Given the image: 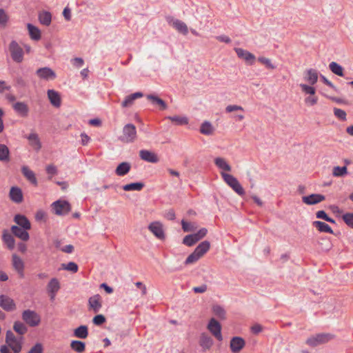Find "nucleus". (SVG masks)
<instances>
[{"label": "nucleus", "instance_id": "nucleus-1", "mask_svg": "<svg viewBox=\"0 0 353 353\" xmlns=\"http://www.w3.org/2000/svg\"><path fill=\"white\" fill-rule=\"evenodd\" d=\"M210 248V243L208 241H202L196 246L194 252L187 257L185 264L189 265L196 262L209 250Z\"/></svg>", "mask_w": 353, "mask_h": 353}, {"label": "nucleus", "instance_id": "nucleus-2", "mask_svg": "<svg viewBox=\"0 0 353 353\" xmlns=\"http://www.w3.org/2000/svg\"><path fill=\"white\" fill-rule=\"evenodd\" d=\"M137 137V129L134 124L128 123L123 128L122 134L119 139L124 143H133Z\"/></svg>", "mask_w": 353, "mask_h": 353}, {"label": "nucleus", "instance_id": "nucleus-3", "mask_svg": "<svg viewBox=\"0 0 353 353\" xmlns=\"http://www.w3.org/2000/svg\"><path fill=\"white\" fill-rule=\"evenodd\" d=\"M334 338V335L330 333H320L309 337L306 343L312 347H316L326 343Z\"/></svg>", "mask_w": 353, "mask_h": 353}, {"label": "nucleus", "instance_id": "nucleus-4", "mask_svg": "<svg viewBox=\"0 0 353 353\" xmlns=\"http://www.w3.org/2000/svg\"><path fill=\"white\" fill-rule=\"evenodd\" d=\"M224 181L232 188V190L236 192L239 195L242 196L245 194V191L239 182V181L232 174H227L225 172L221 173Z\"/></svg>", "mask_w": 353, "mask_h": 353}, {"label": "nucleus", "instance_id": "nucleus-5", "mask_svg": "<svg viewBox=\"0 0 353 353\" xmlns=\"http://www.w3.org/2000/svg\"><path fill=\"white\" fill-rule=\"evenodd\" d=\"M299 86L303 92L310 95L305 99V104L310 106L316 105L318 102V98L315 95L316 88L313 86L304 83H301Z\"/></svg>", "mask_w": 353, "mask_h": 353}, {"label": "nucleus", "instance_id": "nucleus-6", "mask_svg": "<svg viewBox=\"0 0 353 353\" xmlns=\"http://www.w3.org/2000/svg\"><path fill=\"white\" fill-rule=\"evenodd\" d=\"M54 213L59 216H63L71 211V205L65 200H57L51 205Z\"/></svg>", "mask_w": 353, "mask_h": 353}, {"label": "nucleus", "instance_id": "nucleus-7", "mask_svg": "<svg viewBox=\"0 0 353 353\" xmlns=\"http://www.w3.org/2000/svg\"><path fill=\"white\" fill-rule=\"evenodd\" d=\"M21 339H17L11 330H8L6 334V343L12 350L14 353H19L21 351Z\"/></svg>", "mask_w": 353, "mask_h": 353}, {"label": "nucleus", "instance_id": "nucleus-8", "mask_svg": "<svg viewBox=\"0 0 353 353\" xmlns=\"http://www.w3.org/2000/svg\"><path fill=\"white\" fill-rule=\"evenodd\" d=\"M208 230L205 228L200 229L197 232L186 235L183 239V243L187 246H192L206 236Z\"/></svg>", "mask_w": 353, "mask_h": 353}, {"label": "nucleus", "instance_id": "nucleus-9", "mask_svg": "<svg viewBox=\"0 0 353 353\" xmlns=\"http://www.w3.org/2000/svg\"><path fill=\"white\" fill-rule=\"evenodd\" d=\"M10 56L16 63H21L23 60V51L16 41H12L8 47Z\"/></svg>", "mask_w": 353, "mask_h": 353}, {"label": "nucleus", "instance_id": "nucleus-10", "mask_svg": "<svg viewBox=\"0 0 353 353\" xmlns=\"http://www.w3.org/2000/svg\"><path fill=\"white\" fill-rule=\"evenodd\" d=\"M22 319L30 327L37 326L41 322L40 316L36 312L30 310L23 312Z\"/></svg>", "mask_w": 353, "mask_h": 353}, {"label": "nucleus", "instance_id": "nucleus-11", "mask_svg": "<svg viewBox=\"0 0 353 353\" xmlns=\"http://www.w3.org/2000/svg\"><path fill=\"white\" fill-rule=\"evenodd\" d=\"M0 307L8 312H14L17 309L14 301L6 294L0 295Z\"/></svg>", "mask_w": 353, "mask_h": 353}, {"label": "nucleus", "instance_id": "nucleus-12", "mask_svg": "<svg viewBox=\"0 0 353 353\" xmlns=\"http://www.w3.org/2000/svg\"><path fill=\"white\" fill-rule=\"evenodd\" d=\"M148 230L159 239L164 240L165 238L163 224L159 221H154L148 225Z\"/></svg>", "mask_w": 353, "mask_h": 353}, {"label": "nucleus", "instance_id": "nucleus-13", "mask_svg": "<svg viewBox=\"0 0 353 353\" xmlns=\"http://www.w3.org/2000/svg\"><path fill=\"white\" fill-rule=\"evenodd\" d=\"M208 329L218 341H221L223 340L221 325L216 319L214 318L210 319L208 325Z\"/></svg>", "mask_w": 353, "mask_h": 353}, {"label": "nucleus", "instance_id": "nucleus-14", "mask_svg": "<svg viewBox=\"0 0 353 353\" xmlns=\"http://www.w3.org/2000/svg\"><path fill=\"white\" fill-rule=\"evenodd\" d=\"M36 74L41 79L46 81L54 80L57 77V74L50 68H40L36 71Z\"/></svg>", "mask_w": 353, "mask_h": 353}, {"label": "nucleus", "instance_id": "nucleus-15", "mask_svg": "<svg viewBox=\"0 0 353 353\" xmlns=\"http://www.w3.org/2000/svg\"><path fill=\"white\" fill-rule=\"evenodd\" d=\"M102 307L101 297L99 294H95L88 299V309L94 313L99 312Z\"/></svg>", "mask_w": 353, "mask_h": 353}, {"label": "nucleus", "instance_id": "nucleus-16", "mask_svg": "<svg viewBox=\"0 0 353 353\" xmlns=\"http://www.w3.org/2000/svg\"><path fill=\"white\" fill-rule=\"evenodd\" d=\"M325 199V196L321 194H311L302 197V201L309 205H316L323 201Z\"/></svg>", "mask_w": 353, "mask_h": 353}, {"label": "nucleus", "instance_id": "nucleus-17", "mask_svg": "<svg viewBox=\"0 0 353 353\" xmlns=\"http://www.w3.org/2000/svg\"><path fill=\"white\" fill-rule=\"evenodd\" d=\"M12 266L14 269L17 272L18 274L21 278L24 277V262L23 261L17 254H13L12 256Z\"/></svg>", "mask_w": 353, "mask_h": 353}, {"label": "nucleus", "instance_id": "nucleus-18", "mask_svg": "<svg viewBox=\"0 0 353 353\" xmlns=\"http://www.w3.org/2000/svg\"><path fill=\"white\" fill-rule=\"evenodd\" d=\"M234 51L236 52L239 58L243 59L248 63L252 65L254 63L255 60V56L252 53L240 48H235Z\"/></svg>", "mask_w": 353, "mask_h": 353}, {"label": "nucleus", "instance_id": "nucleus-19", "mask_svg": "<svg viewBox=\"0 0 353 353\" xmlns=\"http://www.w3.org/2000/svg\"><path fill=\"white\" fill-rule=\"evenodd\" d=\"M244 339L240 336H234L230 341V347L233 353H239L245 346Z\"/></svg>", "mask_w": 353, "mask_h": 353}, {"label": "nucleus", "instance_id": "nucleus-20", "mask_svg": "<svg viewBox=\"0 0 353 353\" xmlns=\"http://www.w3.org/2000/svg\"><path fill=\"white\" fill-rule=\"evenodd\" d=\"M139 157L142 160L149 163H156L159 161V158L157 154L147 150H140Z\"/></svg>", "mask_w": 353, "mask_h": 353}, {"label": "nucleus", "instance_id": "nucleus-21", "mask_svg": "<svg viewBox=\"0 0 353 353\" xmlns=\"http://www.w3.org/2000/svg\"><path fill=\"white\" fill-rule=\"evenodd\" d=\"M318 72L315 69H307L304 72V80L310 85H313L318 81Z\"/></svg>", "mask_w": 353, "mask_h": 353}, {"label": "nucleus", "instance_id": "nucleus-22", "mask_svg": "<svg viewBox=\"0 0 353 353\" xmlns=\"http://www.w3.org/2000/svg\"><path fill=\"white\" fill-rule=\"evenodd\" d=\"M9 197L12 201L16 203H21L23 200L21 188L17 186L12 187L10 190Z\"/></svg>", "mask_w": 353, "mask_h": 353}, {"label": "nucleus", "instance_id": "nucleus-23", "mask_svg": "<svg viewBox=\"0 0 353 353\" xmlns=\"http://www.w3.org/2000/svg\"><path fill=\"white\" fill-rule=\"evenodd\" d=\"M47 94L50 103L55 108H59L61 104L59 93L54 90H48Z\"/></svg>", "mask_w": 353, "mask_h": 353}, {"label": "nucleus", "instance_id": "nucleus-24", "mask_svg": "<svg viewBox=\"0 0 353 353\" xmlns=\"http://www.w3.org/2000/svg\"><path fill=\"white\" fill-rule=\"evenodd\" d=\"M26 230H24L17 225H12L11 227V232L12 234L24 241H28L30 238L29 234Z\"/></svg>", "mask_w": 353, "mask_h": 353}, {"label": "nucleus", "instance_id": "nucleus-25", "mask_svg": "<svg viewBox=\"0 0 353 353\" xmlns=\"http://www.w3.org/2000/svg\"><path fill=\"white\" fill-rule=\"evenodd\" d=\"M14 222L24 230H30L31 224L28 218L22 214H17L14 217Z\"/></svg>", "mask_w": 353, "mask_h": 353}, {"label": "nucleus", "instance_id": "nucleus-26", "mask_svg": "<svg viewBox=\"0 0 353 353\" xmlns=\"http://www.w3.org/2000/svg\"><path fill=\"white\" fill-rule=\"evenodd\" d=\"M12 108L18 114L23 117H27L28 114L29 108L24 102H17L13 104Z\"/></svg>", "mask_w": 353, "mask_h": 353}, {"label": "nucleus", "instance_id": "nucleus-27", "mask_svg": "<svg viewBox=\"0 0 353 353\" xmlns=\"http://www.w3.org/2000/svg\"><path fill=\"white\" fill-rule=\"evenodd\" d=\"M21 172L23 175L31 183L34 185H37V180L35 176V174L32 171L28 166H23L21 168Z\"/></svg>", "mask_w": 353, "mask_h": 353}, {"label": "nucleus", "instance_id": "nucleus-28", "mask_svg": "<svg viewBox=\"0 0 353 353\" xmlns=\"http://www.w3.org/2000/svg\"><path fill=\"white\" fill-rule=\"evenodd\" d=\"M143 96V93L140 92H137L133 93L132 94H130V95L127 96L125 98V99L123 100V101L121 103V106L123 108L130 107L133 104L134 101L136 99L141 98Z\"/></svg>", "mask_w": 353, "mask_h": 353}, {"label": "nucleus", "instance_id": "nucleus-29", "mask_svg": "<svg viewBox=\"0 0 353 353\" xmlns=\"http://www.w3.org/2000/svg\"><path fill=\"white\" fill-rule=\"evenodd\" d=\"M199 344L204 350H209L213 345V340L208 334L202 333L200 336Z\"/></svg>", "mask_w": 353, "mask_h": 353}, {"label": "nucleus", "instance_id": "nucleus-30", "mask_svg": "<svg viewBox=\"0 0 353 353\" xmlns=\"http://www.w3.org/2000/svg\"><path fill=\"white\" fill-rule=\"evenodd\" d=\"M312 225L321 232H326L329 234L334 233L331 227L325 222L315 221L312 223Z\"/></svg>", "mask_w": 353, "mask_h": 353}, {"label": "nucleus", "instance_id": "nucleus-31", "mask_svg": "<svg viewBox=\"0 0 353 353\" xmlns=\"http://www.w3.org/2000/svg\"><path fill=\"white\" fill-rule=\"evenodd\" d=\"M131 168V165L128 162H122L118 165L115 170V173L118 176H124L127 174Z\"/></svg>", "mask_w": 353, "mask_h": 353}, {"label": "nucleus", "instance_id": "nucleus-32", "mask_svg": "<svg viewBox=\"0 0 353 353\" xmlns=\"http://www.w3.org/2000/svg\"><path fill=\"white\" fill-rule=\"evenodd\" d=\"M39 20L41 24L48 26L52 21V14L48 11H42L39 14Z\"/></svg>", "mask_w": 353, "mask_h": 353}, {"label": "nucleus", "instance_id": "nucleus-33", "mask_svg": "<svg viewBox=\"0 0 353 353\" xmlns=\"http://www.w3.org/2000/svg\"><path fill=\"white\" fill-rule=\"evenodd\" d=\"M74 336L77 338L85 339L88 336V329L86 325H80L74 330Z\"/></svg>", "mask_w": 353, "mask_h": 353}, {"label": "nucleus", "instance_id": "nucleus-34", "mask_svg": "<svg viewBox=\"0 0 353 353\" xmlns=\"http://www.w3.org/2000/svg\"><path fill=\"white\" fill-rule=\"evenodd\" d=\"M70 348L77 353H83L85 350V343L81 341L74 340L70 343Z\"/></svg>", "mask_w": 353, "mask_h": 353}, {"label": "nucleus", "instance_id": "nucleus-35", "mask_svg": "<svg viewBox=\"0 0 353 353\" xmlns=\"http://www.w3.org/2000/svg\"><path fill=\"white\" fill-rule=\"evenodd\" d=\"M27 28L32 39L38 41L41 39V32L38 28L30 23H28Z\"/></svg>", "mask_w": 353, "mask_h": 353}, {"label": "nucleus", "instance_id": "nucleus-36", "mask_svg": "<svg viewBox=\"0 0 353 353\" xmlns=\"http://www.w3.org/2000/svg\"><path fill=\"white\" fill-rule=\"evenodd\" d=\"M147 99L150 100L153 104L159 105L161 110H165L168 108L166 103L157 96L154 94L147 95Z\"/></svg>", "mask_w": 353, "mask_h": 353}, {"label": "nucleus", "instance_id": "nucleus-37", "mask_svg": "<svg viewBox=\"0 0 353 353\" xmlns=\"http://www.w3.org/2000/svg\"><path fill=\"white\" fill-rule=\"evenodd\" d=\"M30 145L36 150H39L41 144L39 141V137L36 133H31L28 137Z\"/></svg>", "mask_w": 353, "mask_h": 353}, {"label": "nucleus", "instance_id": "nucleus-38", "mask_svg": "<svg viewBox=\"0 0 353 353\" xmlns=\"http://www.w3.org/2000/svg\"><path fill=\"white\" fill-rule=\"evenodd\" d=\"M173 26L178 32L184 35H186L188 32V28L187 25L181 20L175 19L173 21Z\"/></svg>", "mask_w": 353, "mask_h": 353}, {"label": "nucleus", "instance_id": "nucleus-39", "mask_svg": "<svg viewBox=\"0 0 353 353\" xmlns=\"http://www.w3.org/2000/svg\"><path fill=\"white\" fill-rule=\"evenodd\" d=\"M10 161V150L7 145L0 143V161L8 162Z\"/></svg>", "mask_w": 353, "mask_h": 353}, {"label": "nucleus", "instance_id": "nucleus-40", "mask_svg": "<svg viewBox=\"0 0 353 353\" xmlns=\"http://www.w3.org/2000/svg\"><path fill=\"white\" fill-rule=\"evenodd\" d=\"M145 184L143 182H136L126 184L123 186V189L125 191H141Z\"/></svg>", "mask_w": 353, "mask_h": 353}, {"label": "nucleus", "instance_id": "nucleus-41", "mask_svg": "<svg viewBox=\"0 0 353 353\" xmlns=\"http://www.w3.org/2000/svg\"><path fill=\"white\" fill-rule=\"evenodd\" d=\"M48 291L50 294H56L60 289V284L57 279H52L47 286Z\"/></svg>", "mask_w": 353, "mask_h": 353}, {"label": "nucleus", "instance_id": "nucleus-42", "mask_svg": "<svg viewBox=\"0 0 353 353\" xmlns=\"http://www.w3.org/2000/svg\"><path fill=\"white\" fill-rule=\"evenodd\" d=\"M215 165L220 169H222L227 172H230L232 170L231 166L227 163V161L221 157H217L214 159Z\"/></svg>", "mask_w": 353, "mask_h": 353}, {"label": "nucleus", "instance_id": "nucleus-43", "mask_svg": "<svg viewBox=\"0 0 353 353\" xmlns=\"http://www.w3.org/2000/svg\"><path fill=\"white\" fill-rule=\"evenodd\" d=\"M3 240L10 250H12L14 248V239L7 230H4L3 232Z\"/></svg>", "mask_w": 353, "mask_h": 353}, {"label": "nucleus", "instance_id": "nucleus-44", "mask_svg": "<svg viewBox=\"0 0 353 353\" xmlns=\"http://www.w3.org/2000/svg\"><path fill=\"white\" fill-rule=\"evenodd\" d=\"M330 70L339 77H343V68L336 62L332 61L329 65Z\"/></svg>", "mask_w": 353, "mask_h": 353}, {"label": "nucleus", "instance_id": "nucleus-45", "mask_svg": "<svg viewBox=\"0 0 353 353\" xmlns=\"http://www.w3.org/2000/svg\"><path fill=\"white\" fill-rule=\"evenodd\" d=\"M214 128L209 121L203 122L200 128V132L205 135H210L213 133Z\"/></svg>", "mask_w": 353, "mask_h": 353}, {"label": "nucleus", "instance_id": "nucleus-46", "mask_svg": "<svg viewBox=\"0 0 353 353\" xmlns=\"http://www.w3.org/2000/svg\"><path fill=\"white\" fill-rule=\"evenodd\" d=\"M14 330L20 335H23L28 331L26 326L20 321H16L13 325Z\"/></svg>", "mask_w": 353, "mask_h": 353}, {"label": "nucleus", "instance_id": "nucleus-47", "mask_svg": "<svg viewBox=\"0 0 353 353\" xmlns=\"http://www.w3.org/2000/svg\"><path fill=\"white\" fill-rule=\"evenodd\" d=\"M347 173V168L346 166H335L333 168L332 174L334 176H343Z\"/></svg>", "mask_w": 353, "mask_h": 353}, {"label": "nucleus", "instance_id": "nucleus-48", "mask_svg": "<svg viewBox=\"0 0 353 353\" xmlns=\"http://www.w3.org/2000/svg\"><path fill=\"white\" fill-rule=\"evenodd\" d=\"M166 119H169L172 122H175L176 124L179 125H185L188 124V120L186 117H181L179 116H174V117H168Z\"/></svg>", "mask_w": 353, "mask_h": 353}, {"label": "nucleus", "instance_id": "nucleus-49", "mask_svg": "<svg viewBox=\"0 0 353 353\" xmlns=\"http://www.w3.org/2000/svg\"><path fill=\"white\" fill-rule=\"evenodd\" d=\"M342 218L347 225L353 228V212L345 213Z\"/></svg>", "mask_w": 353, "mask_h": 353}, {"label": "nucleus", "instance_id": "nucleus-50", "mask_svg": "<svg viewBox=\"0 0 353 353\" xmlns=\"http://www.w3.org/2000/svg\"><path fill=\"white\" fill-rule=\"evenodd\" d=\"M63 269L75 273L78 271V265L74 262H69L68 264H62Z\"/></svg>", "mask_w": 353, "mask_h": 353}, {"label": "nucleus", "instance_id": "nucleus-51", "mask_svg": "<svg viewBox=\"0 0 353 353\" xmlns=\"http://www.w3.org/2000/svg\"><path fill=\"white\" fill-rule=\"evenodd\" d=\"M213 312L220 319H225V312L220 305L213 306Z\"/></svg>", "mask_w": 353, "mask_h": 353}, {"label": "nucleus", "instance_id": "nucleus-52", "mask_svg": "<svg viewBox=\"0 0 353 353\" xmlns=\"http://www.w3.org/2000/svg\"><path fill=\"white\" fill-rule=\"evenodd\" d=\"M258 61L269 69L273 70L275 68V66L272 63L271 60L268 58L260 57L258 58Z\"/></svg>", "mask_w": 353, "mask_h": 353}, {"label": "nucleus", "instance_id": "nucleus-53", "mask_svg": "<svg viewBox=\"0 0 353 353\" xmlns=\"http://www.w3.org/2000/svg\"><path fill=\"white\" fill-rule=\"evenodd\" d=\"M8 16L3 8H0V26L5 27L8 21Z\"/></svg>", "mask_w": 353, "mask_h": 353}, {"label": "nucleus", "instance_id": "nucleus-54", "mask_svg": "<svg viewBox=\"0 0 353 353\" xmlns=\"http://www.w3.org/2000/svg\"><path fill=\"white\" fill-rule=\"evenodd\" d=\"M334 115L341 121H345L346 120V112L341 109L334 108Z\"/></svg>", "mask_w": 353, "mask_h": 353}, {"label": "nucleus", "instance_id": "nucleus-55", "mask_svg": "<svg viewBox=\"0 0 353 353\" xmlns=\"http://www.w3.org/2000/svg\"><path fill=\"white\" fill-rule=\"evenodd\" d=\"M105 320L103 314H97L93 318L92 322L96 325H101L105 322Z\"/></svg>", "mask_w": 353, "mask_h": 353}, {"label": "nucleus", "instance_id": "nucleus-56", "mask_svg": "<svg viewBox=\"0 0 353 353\" xmlns=\"http://www.w3.org/2000/svg\"><path fill=\"white\" fill-rule=\"evenodd\" d=\"M28 353H43V346L37 343L29 350Z\"/></svg>", "mask_w": 353, "mask_h": 353}, {"label": "nucleus", "instance_id": "nucleus-57", "mask_svg": "<svg viewBox=\"0 0 353 353\" xmlns=\"http://www.w3.org/2000/svg\"><path fill=\"white\" fill-rule=\"evenodd\" d=\"M236 110L244 111V109L242 106L237 105H229L225 108V111L227 112H232Z\"/></svg>", "mask_w": 353, "mask_h": 353}, {"label": "nucleus", "instance_id": "nucleus-58", "mask_svg": "<svg viewBox=\"0 0 353 353\" xmlns=\"http://www.w3.org/2000/svg\"><path fill=\"white\" fill-rule=\"evenodd\" d=\"M182 229L184 232H192L194 230L193 226H192L191 223L182 220L181 221Z\"/></svg>", "mask_w": 353, "mask_h": 353}, {"label": "nucleus", "instance_id": "nucleus-59", "mask_svg": "<svg viewBox=\"0 0 353 353\" xmlns=\"http://www.w3.org/2000/svg\"><path fill=\"white\" fill-rule=\"evenodd\" d=\"M46 217V214L43 210L37 211L35 214V219L38 221H45Z\"/></svg>", "mask_w": 353, "mask_h": 353}, {"label": "nucleus", "instance_id": "nucleus-60", "mask_svg": "<svg viewBox=\"0 0 353 353\" xmlns=\"http://www.w3.org/2000/svg\"><path fill=\"white\" fill-rule=\"evenodd\" d=\"M46 172L48 174L53 176L57 173V168L53 165H49L46 167ZM52 176L50 177L51 179Z\"/></svg>", "mask_w": 353, "mask_h": 353}, {"label": "nucleus", "instance_id": "nucleus-61", "mask_svg": "<svg viewBox=\"0 0 353 353\" xmlns=\"http://www.w3.org/2000/svg\"><path fill=\"white\" fill-rule=\"evenodd\" d=\"M207 285L205 284H203L200 286L194 287L192 290L195 293H204L205 292L207 291Z\"/></svg>", "mask_w": 353, "mask_h": 353}, {"label": "nucleus", "instance_id": "nucleus-62", "mask_svg": "<svg viewBox=\"0 0 353 353\" xmlns=\"http://www.w3.org/2000/svg\"><path fill=\"white\" fill-rule=\"evenodd\" d=\"M165 218L168 220H174L175 219V212L173 209L168 210L164 215Z\"/></svg>", "mask_w": 353, "mask_h": 353}, {"label": "nucleus", "instance_id": "nucleus-63", "mask_svg": "<svg viewBox=\"0 0 353 353\" xmlns=\"http://www.w3.org/2000/svg\"><path fill=\"white\" fill-rule=\"evenodd\" d=\"M321 79L325 84H326L327 85H328L329 87L332 88L335 91L338 90L337 88L330 81H329L325 77L321 75Z\"/></svg>", "mask_w": 353, "mask_h": 353}, {"label": "nucleus", "instance_id": "nucleus-64", "mask_svg": "<svg viewBox=\"0 0 353 353\" xmlns=\"http://www.w3.org/2000/svg\"><path fill=\"white\" fill-rule=\"evenodd\" d=\"M251 330L253 334H257L263 330V327L259 324H255L251 327Z\"/></svg>", "mask_w": 353, "mask_h": 353}]
</instances>
